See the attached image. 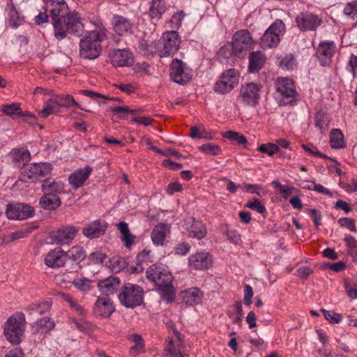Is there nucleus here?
I'll list each match as a JSON object with an SVG mask.
<instances>
[{
	"instance_id": "a19ab883",
	"label": "nucleus",
	"mask_w": 357,
	"mask_h": 357,
	"mask_svg": "<svg viewBox=\"0 0 357 357\" xmlns=\"http://www.w3.org/2000/svg\"><path fill=\"white\" fill-rule=\"evenodd\" d=\"M296 66V59L291 54H287L280 59V67L283 70H294Z\"/></svg>"
},
{
	"instance_id": "69168bd1",
	"label": "nucleus",
	"mask_w": 357,
	"mask_h": 357,
	"mask_svg": "<svg viewBox=\"0 0 357 357\" xmlns=\"http://www.w3.org/2000/svg\"><path fill=\"white\" fill-rule=\"evenodd\" d=\"M48 19H50V13L45 10V13H40L34 17V22L37 25H40L47 22Z\"/></svg>"
},
{
	"instance_id": "864d4df0",
	"label": "nucleus",
	"mask_w": 357,
	"mask_h": 357,
	"mask_svg": "<svg viewBox=\"0 0 357 357\" xmlns=\"http://www.w3.org/2000/svg\"><path fill=\"white\" fill-rule=\"evenodd\" d=\"M36 325L41 328H44L46 331H50L54 328L55 324L54 321L48 317H45L40 319H38L36 321Z\"/></svg>"
},
{
	"instance_id": "4d7b16f0",
	"label": "nucleus",
	"mask_w": 357,
	"mask_h": 357,
	"mask_svg": "<svg viewBox=\"0 0 357 357\" xmlns=\"http://www.w3.org/2000/svg\"><path fill=\"white\" fill-rule=\"evenodd\" d=\"M338 223L342 227H346L350 231L356 232V227L354 220L349 218H342L338 220Z\"/></svg>"
},
{
	"instance_id": "5fc2aeb1",
	"label": "nucleus",
	"mask_w": 357,
	"mask_h": 357,
	"mask_svg": "<svg viewBox=\"0 0 357 357\" xmlns=\"http://www.w3.org/2000/svg\"><path fill=\"white\" fill-rule=\"evenodd\" d=\"M346 15L352 19H357V1L347 4L344 9Z\"/></svg>"
},
{
	"instance_id": "72a5a7b5",
	"label": "nucleus",
	"mask_w": 357,
	"mask_h": 357,
	"mask_svg": "<svg viewBox=\"0 0 357 357\" xmlns=\"http://www.w3.org/2000/svg\"><path fill=\"white\" fill-rule=\"evenodd\" d=\"M66 258L71 259L73 262L78 264L86 257L84 249L80 246H74L66 252Z\"/></svg>"
},
{
	"instance_id": "c756f323",
	"label": "nucleus",
	"mask_w": 357,
	"mask_h": 357,
	"mask_svg": "<svg viewBox=\"0 0 357 357\" xmlns=\"http://www.w3.org/2000/svg\"><path fill=\"white\" fill-rule=\"evenodd\" d=\"M181 296L183 302L187 305H192L201 303L203 298V293L199 289L192 287L182 291Z\"/></svg>"
},
{
	"instance_id": "4c0bfd02",
	"label": "nucleus",
	"mask_w": 357,
	"mask_h": 357,
	"mask_svg": "<svg viewBox=\"0 0 357 357\" xmlns=\"http://www.w3.org/2000/svg\"><path fill=\"white\" fill-rule=\"evenodd\" d=\"M56 99V104L59 107V109L61 107H79V104L74 100L73 97L70 95H65V96H54Z\"/></svg>"
},
{
	"instance_id": "ddd939ff",
	"label": "nucleus",
	"mask_w": 357,
	"mask_h": 357,
	"mask_svg": "<svg viewBox=\"0 0 357 357\" xmlns=\"http://www.w3.org/2000/svg\"><path fill=\"white\" fill-rule=\"evenodd\" d=\"M295 22L301 31H314L321 24L322 19L317 15L305 11L299 13L296 16Z\"/></svg>"
},
{
	"instance_id": "6ab92c4d",
	"label": "nucleus",
	"mask_w": 357,
	"mask_h": 357,
	"mask_svg": "<svg viewBox=\"0 0 357 357\" xmlns=\"http://www.w3.org/2000/svg\"><path fill=\"white\" fill-rule=\"evenodd\" d=\"M111 63L114 67L131 66L134 63L132 53L128 49H118L109 54Z\"/></svg>"
},
{
	"instance_id": "09e8293b",
	"label": "nucleus",
	"mask_w": 357,
	"mask_h": 357,
	"mask_svg": "<svg viewBox=\"0 0 357 357\" xmlns=\"http://www.w3.org/2000/svg\"><path fill=\"white\" fill-rule=\"evenodd\" d=\"M320 312L323 314L326 319L332 324H338L341 322L342 317L340 314L333 311H328L325 309H321Z\"/></svg>"
},
{
	"instance_id": "2f4dec72",
	"label": "nucleus",
	"mask_w": 357,
	"mask_h": 357,
	"mask_svg": "<svg viewBox=\"0 0 357 357\" xmlns=\"http://www.w3.org/2000/svg\"><path fill=\"white\" fill-rule=\"evenodd\" d=\"M265 63V56L261 52H253L249 57V71L250 73L258 72Z\"/></svg>"
},
{
	"instance_id": "4be33fe9",
	"label": "nucleus",
	"mask_w": 357,
	"mask_h": 357,
	"mask_svg": "<svg viewBox=\"0 0 357 357\" xmlns=\"http://www.w3.org/2000/svg\"><path fill=\"white\" fill-rule=\"evenodd\" d=\"M92 167L85 166L74 171L68 177L69 183L73 189L77 190L82 187L92 172Z\"/></svg>"
},
{
	"instance_id": "c85d7f7f",
	"label": "nucleus",
	"mask_w": 357,
	"mask_h": 357,
	"mask_svg": "<svg viewBox=\"0 0 357 357\" xmlns=\"http://www.w3.org/2000/svg\"><path fill=\"white\" fill-rule=\"evenodd\" d=\"M120 280L118 277L111 276L99 282L98 287L102 294L108 296L113 294L119 289Z\"/></svg>"
},
{
	"instance_id": "2eb2a0df",
	"label": "nucleus",
	"mask_w": 357,
	"mask_h": 357,
	"mask_svg": "<svg viewBox=\"0 0 357 357\" xmlns=\"http://www.w3.org/2000/svg\"><path fill=\"white\" fill-rule=\"evenodd\" d=\"M6 213L9 219L24 220L33 216L35 213V210L28 204L18 203L8 204Z\"/></svg>"
},
{
	"instance_id": "338daca9",
	"label": "nucleus",
	"mask_w": 357,
	"mask_h": 357,
	"mask_svg": "<svg viewBox=\"0 0 357 357\" xmlns=\"http://www.w3.org/2000/svg\"><path fill=\"white\" fill-rule=\"evenodd\" d=\"M344 241L349 249L357 250V241L354 237L350 235H345Z\"/></svg>"
},
{
	"instance_id": "7c9ffc66",
	"label": "nucleus",
	"mask_w": 357,
	"mask_h": 357,
	"mask_svg": "<svg viewBox=\"0 0 357 357\" xmlns=\"http://www.w3.org/2000/svg\"><path fill=\"white\" fill-rule=\"evenodd\" d=\"M39 204L45 210L53 211L61 206V200L59 196L43 194L39 199Z\"/></svg>"
},
{
	"instance_id": "5701e85b",
	"label": "nucleus",
	"mask_w": 357,
	"mask_h": 357,
	"mask_svg": "<svg viewBox=\"0 0 357 357\" xmlns=\"http://www.w3.org/2000/svg\"><path fill=\"white\" fill-rule=\"evenodd\" d=\"M66 260V252L61 248H56L50 251L45 258L46 265L53 268L63 266Z\"/></svg>"
},
{
	"instance_id": "13d9d810",
	"label": "nucleus",
	"mask_w": 357,
	"mask_h": 357,
	"mask_svg": "<svg viewBox=\"0 0 357 357\" xmlns=\"http://www.w3.org/2000/svg\"><path fill=\"white\" fill-rule=\"evenodd\" d=\"M109 267L112 272H119L125 268V261L120 259L113 258L109 261Z\"/></svg>"
},
{
	"instance_id": "052dcab7",
	"label": "nucleus",
	"mask_w": 357,
	"mask_h": 357,
	"mask_svg": "<svg viewBox=\"0 0 357 357\" xmlns=\"http://www.w3.org/2000/svg\"><path fill=\"white\" fill-rule=\"evenodd\" d=\"M179 349H177L175 347L172 339H171L169 342L168 345L165 348V356H177V351Z\"/></svg>"
},
{
	"instance_id": "bb28decb",
	"label": "nucleus",
	"mask_w": 357,
	"mask_h": 357,
	"mask_svg": "<svg viewBox=\"0 0 357 357\" xmlns=\"http://www.w3.org/2000/svg\"><path fill=\"white\" fill-rule=\"evenodd\" d=\"M41 189L44 194L54 195L56 196L65 192L63 183L56 181L55 179L51 178L43 180Z\"/></svg>"
},
{
	"instance_id": "f3484780",
	"label": "nucleus",
	"mask_w": 357,
	"mask_h": 357,
	"mask_svg": "<svg viewBox=\"0 0 357 357\" xmlns=\"http://www.w3.org/2000/svg\"><path fill=\"white\" fill-rule=\"evenodd\" d=\"M183 231L190 238L202 239L206 236V228L202 222L193 218H188L182 225Z\"/></svg>"
},
{
	"instance_id": "9b49d317",
	"label": "nucleus",
	"mask_w": 357,
	"mask_h": 357,
	"mask_svg": "<svg viewBox=\"0 0 357 357\" xmlns=\"http://www.w3.org/2000/svg\"><path fill=\"white\" fill-rule=\"evenodd\" d=\"M252 43V38L248 30L238 31L233 36L232 53L236 56H243L250 50Z\"/></svg>"
},
{
	"instance_id": "f8f14e48",
	"label": "nucleus",
	"mask_w": 357,
	"mask_h": 357,
	"mask_svg": "<svg viewBox=\"0 0 357 357\" xmlns=\"http://www.w3.org/2000/svg\"><path fill=\"white\" fill-rule=\"evenodd\" d=\"M170 76L174 82L185 84L192 78V69L181 60L175 59L170 65Z\"/></svg>"
},
{
	"instance_id": "9d476101",
	"label": "nucleus",
	"mask_w": 357,
	"mask_h": 357,
	"mask_svg": "<svg viewBox=\"0 0 357 357\" xmlns=\"http://www.w3.org/2000/svg\"><path fill=\"white\" fill-rule=\"evenodd\" d=\"M239 75L234 69L226 70L214 85V91L220 94L230 92L238 84Z\"/></svg>"
},
{
	"instance_id": "dca6fc26",
	"label": "nucleus",
	"mask_w": 357,
	"mask_h": 357,
	"mask_svg": "<svg viewBox=\"0 0 357 357\" xmlns=\"http://www.w3.org/2000/svg\"><path fill=\"white\" fill-rule=\"evenodd\" d=\"M111 24L114 32L119 36H126L133 33L135 26L133 22L123 15H114Z\"/></svg>"
},
{
	"instance_id": "e433bc0d",
	"label": "nucleus",
	"mask_w": 357,
	"mask_h": 357,
	"mask_svg": "<svg viewBox=\"0 0 357 357\" xmlns=\"http://www.w3.org/2000/svg\"><path fill=\"white\" fill-rule=\"evenodd\" d=\"M52 304L51 300H46L38 304L29 305L26 308V312L30 314H33L34 313L43 314L50 309Z\"/></svg>"
},
{
	"instance_id": "1a4fd4ad",
	"label": "nucleus",
	"mask_w": 357,
	"mask_h": 357,
	"mask_svg": "<svg viewBox=\"0 0 357 357\" xmlns=\"http://www.w3.org/2000/svg\"><path fill=\"white\" fill-rule=\"evenodd\" d=\"M276 92L280 97V102L283 105L291 104L296 100L298 96L296 90L294 82L288 77H280L275 81Z\"/></svg>"
},
{
	"instance_id": "c9c22d12",
	"label": "nucleus",
	"mask_w": 357,
	"mask_h": 357,
	"mask_svg": "<svg viewBox=\"0 0 357 357\" xmlns=\"http://www.w3.org/2000/svg\"><path fill=\"white\" fill-rule=\"evenodd\" d=\"M54 102H56V99L53 97L45 102L43 109L39 112L41 118H47L52 114H57L60 112L59 106Z\"/></svg>"
},
{
	"instance_id": "49530a36",
	"label": "nucleus",
	"mask_w": 357,
	"mask_h": 357,
	"mask_svg": "<svg viewBox=\"0 0 357 357\" xmlns=\"http://www.w3.org/2000/svg\"><path fill=\"white\" fill-rule=\"evenodd\" d=\"M273 184L277 190L282 193V197L284 199H287L291 194L296 191L295 188L287 185H282L278 181H274Z\"/></svg>"
},
{
	"instance_id": "7ed1b4c3",
	"label": "nucleus",
	"mask_w": 357,
	"mask_h": 357,
	"mask_svg": "<svg viewBox=\"0 0 357 357\" xmlns=\"http://www.w3.org/2000/svg\"><path fill=\"white\" fill-rule=\"evenodd\" d=\"M107 35L104 29L92 31L80 40V55L84 59H94L101 52L100 42L105 40Z\"/></svg>"
},
{
	"instance_id": "423d86ee",
	"label": "nucleus",
	"mask_w": 357,
	"mask_h": 357,
	"mask_svg": "<svg viewBox=\"0 0 357 357\" xmlns=\"http://www.w3.org/2000/svg\"><path fill=\"white\" fill-rule=\"evenodd\" d=\"M285 32V25L280 20H275L264 32L260 39V47L262 49L277 47Z\"/></svg>"
},
{
	"instance_id": "6e6d98bb",
	"label": "nucleus",
	"mask_w": 357,
	"mask_h": 357,
	"mask_svg": "<svg viewBox=\"0 0 357 357\" xmlns=\"http://www.w3.org/2000/svg\"><path fill=\"white\" fill-rule=\"evenodd\" d=\"M225 234L227 237V239L232 243L240 244L242 242L241 235L236 230L227 229L225 231Z\"/></svg>"
},
{
	"instance_id": "20e7f679",
	"label": "nucleus",
	"mask_w": 357,
	"mask_h": 357,
	"mask_svg": "<svg viewBox=\"0 0 357 357\" xmlns=\"http://www.w3.org/2000/svg\"><path fill=\"white\" fill-rule=\"evenodd\" d=\"M26 328L25 316L17 312L10 317L4 324L3 333L7 340L13 344L21 342Z\"/></svg>"
},
{
	"instance_id": "f257e3e1",
	"label": "nucleus",
	"mask_w": 357,
	"mask_h": 357,
	"mask_svg": "<svg viewBox=\"0 0 357 357\" xmlns=\"http://www.w3.org/2000/svg\"><path fill=\"white\" fill-rule=\"evenodd\" d=\"M46 10L50 13L57 40L64 39L68 33L79 34L82 31L84 27L78 13L70 12L65 0H46Z\"/></svg>"
},
{
	"instance_id": "aec40b11",
	"label": "nucleus",
	"mask_w": 357,
	"mask_h": 357,
	"mask_svg": "<svg viewBox=\"0 0 357 357\" xmlns=\"http://www.w3.org/2000/svg\"><path fill=\"white\" fill-rule=\"evenodd\" d=\"M107 227L106 221L98 219L86 224L82 229V234L87 238H97L105 233Z\"/></svg>"
},
{
	"instance_id": "8fccbe9b",
	"label": "nucleus",
	"mask_w": 357,
	"mask_h": 357,
	"mask_svg": "<svg viewBox=\"0 0 357 357\" xmlns=\"http://www.w3.org/2000/svg\"><path fill=\"white\" fill-rule=\"evenodd\" d=\"M109 110L116 114L118 118L124 119L127 114H135L137 110L130 109L128 107H110Z\"/></svg>"
},
{
	"instance_id": "bf43d9fd",
	"label": "nucleus",
	"mask_w": 357,
	"mask_h": 357,
	"mask_svg": "<svg viewBox=\"0 0 357 357\" xmlns=\"http://www.w3.org/2000/svg\"><path fill=\"white\" fill-rule=\"evenodd\" d=\"M190 245L187 242H182L175 248V252L179 255H185L190 252Z\"/></svg>"
},
{
	"instance_id": "f03ea898",
	"label": "nucleus",
	"mask_w": 357,
	"mask_h": 357,
	"mask_svg": "<svg viewBox=\"0 0 357 357\" xmlns=\"http://www.w3.org/2000/svg\"><path fill=\"white\" fill-rule=\"evenodd\" d=\"M146 278L157 287L162 299L167 303L175 298V289L172 285V275L165 268L153 264L146 271Z\"/></svg>"
},
{
	"instance_id": "473e14b6",
	"label": "nucleus",
	"mask_w": 357,
	"mask_h": 357,
	"mask_svg": "<svg viewBox=\"0 0 357 357\" xmlns=\"http://www.w3.org/2000/svg\"><path fill=\"white\" fill-rule=\"evenodd\" d=\"M24 17L20 15L15 7H11L8 14L7 22L10 27L17 29L24 23Z\"/></svg>"
},
{
	"instance_id": "ea45409f",
	"label": "nucleus",
	"mask_w": 357,
	"mask_h": 357,
	"mask_svg": "<svg viewBox=\"0 0 357 357\" xmlns=\"http://www.w3.org/2000/svg\"><path fill=\"white\" fill-rule=\"evenodd\" d=\"M34 229H36L35 227L28 226L16 231L11 232L8 236V242H13L16 240L25 238L28 236L34 230Z\"/></svg>"
},
{
	"instance_id": "39448f33",
	"label": "nucleus",
	"mask_w": 357,
	"mask_h": 357,
	"mask_svg": "<svg viewBox=\"0 0 357 357\" xmlns=\"http://www.w3.org/2000/svg\"><path fill=\"white\" fill-rule=\"evenodd\" d=\"M118 298L121 304L124 307L134 308L142 303L144 290L137 284L128 283L121 289Z\"/></svg>"
},
{
	"instance_id": "cd10ccee",
	"label": "nucleus",
	"mask_w": 357,
	"mask_h": 357,
	"mask_svg": "<svg viewBox=\"0 0 357 357\" xmlns=\"http://www.w3.org/2000/svg\"><path fill=\"white\" fill-rule=\"evenodd\" d=\"M169 233V227L166 224L159 223L155 225L151 232V240L153 244L156 246L163 245Z\"/></svg>"
},
{
	"instance_id": "a18cd8bd",
	"label": "nucleus",
	"mask_w": 357,
	"mask_h": 357,
	"mask_svg": "<svg viewBox=\"0 0 357 357\" xmlns=\"http://www.w3.org/2000/svg\"><path fill=\"white\" fill-rule=\"evenodd\" d=\"M20 110V105L17 102H13L11 104H6L2 105V109H0L5 114L13 116V115L19 116Z\"/></svg>"
},
{
	"instance_id": "79ce46f5",
	"label": "nucleus",
	"mask_w": 357,
	"mask_h": 357,
	"mask_svg": "<svg viewBox=\"0 0 357 357\" xmlns=\"http://www.w3.org/2000/svg\"><path fill=\"white\" fill-rule=\"evenodd\" d=\"M223 137L229 139L231 142H236L238 145L245 146L248 144L246 137L242 135H240L237 132L228 130L225 132Z\"/></svg>"
},
{
	"instance_id": "412c9836",
	"label": "nucleus",
	"mask_w": 357,
	"mask_h": 357,
	"mask_svg": "<svg viewBox=\"0 0 357 357\" xmlns=\"http://www.w3.org/2000/svg\"><path fill=\"white\" fill-rule=\"evenodd\" d=\"M93 313L97 317H109L114 311V306L108 297H99L94 303Z\"/></svg>"
},
{
	"instance_id": "603ef678",
	"label": "nucleus",
	"mask_w": 357,
	"mask_h": 357,
	"mask_svg": "<svg viewBox=\"0 0 357 357\" xmlns=\"http://www.w3.org/2000/svg\"><path fill=\"white\" fill-rule=\"evenodd\" d=\"M246 207L256 211L261 214H263L266 212L265 206L257 199H253L248 202L246 204Z\"/></svg>"
},
{
	"instance_id": "4468645a",
	"label": "nucleus",
	"mask_w": 357,
	"mask_h": 357,
	"mask_svg": "<svg viewBox=\"0 0 357 357\" xmlns=\"http://www.w3.org/2000/svg\"><path fill=\"white\" fill-rule=\"evenodd\" d=\"M259 86L253 82L242 85L239 98L242 103L247 106L255 107L259 100Z\"/></svg>"
},
{
	"instance_id": "6e6552de",
	"label": "nucleus",
	"mask_w": 357,
	"mask_h": 357,
	"mask_svg": "<svg viewBox=\"0 0 357 357\" xmlns=\"http://www.w3.org/2000/svg\"><path fill=\"white\" fill-rule=\"evenodd\" d=\"M52 170V165L51 163H33L23 169L20 175V180L24 182H36L49 176Z\"/></svg>"
},
{
	"instance_id": "e2e57ef3",
	"label": "nucleus",
	"mask_w": 357,
	"mask_h": 357,
	"mask_svg": "<svg viewBox=\"0 0 357 357\" xmlns=\"http://www.w3.org/2000/svg\"><path fill=\"white\" fill-rule=\"evenodd\" d=\"M253 296V290L251 286L246 285L244 290V302L246 305L252 303V298Z\"/></svg>"
},
{
	"instance_id": "393cba45",
	"label": "nucleus",
	"mask_w": 357,
	"mask_h": 357,
	"mask_svg": "<svg viewBox=\"0 0 357 357\" xmlns=\"http://www.w3.org/2000/svg\"><path fill=\"white\" fill-rule=\"evenodd\" d=\"M78 229L74 226H67L58 230L53 237V241L58 245L68 244L78 234Z\"/></svg>"
},
{
	"instance_id": "0eeeda50",
	"label": "nucleus",
	"mask_w": 357,
	"mask_h": 357,
	"mask_svg": "<svg viewBox=\"0 0 357 357\" xmlns=\"http://www.w3.org/2000/svg\"><path fill=\"white\" fill-rule=\"evenodd\" d=\"M181 38L176 31L165 32L158 40V50L160 57L174 55L178 50Z\"/></svg>"
},
{
	"instance_id": "c03bdc74",
	"label": "nucleus",
	"mask_w": 357,
	"mask_h": 357,
	"mask_svg": "<svg viewBox=\"0 0 357 357\" xmlns=\"http://www.w3.org/2000/svg\"><path fill=\"white\" fill-rule=\"evenodd\" d=\"M279 146L276 144L273 143L262 144L257 148V151L267 154L268 156L273 155L279 151Z\"/></svg>"
},
{
	"instance_id": "0e129e2a",
	"label": "nucleus",
	"mask_w": 357,
	"mask_h": 357,
	"mask_svg": "<svg viewBox=\"0 0 357 357\" xmlns=\"http://www.w3.org/2000/svg\"><path fill=\"white\" fill-rule=\"evenodd\" d=\"M308 188L323 195H331L330 191L324 186L320 184H317L314 182H312L311 185H310Z\"/></svg>"
},
{
	"instance_id": "de8ad7c7",
	"label": "nucleus",
	"mask_w": 357,
	"mask_h": 357,
	"mask_svg": "<svg viewBox=\"0 0 357 357\" xmlns=\"http://www.w3.org/2000/svg\"><path fill=\"white\" fill-rule=\"evenodd\" d=\"M185 16V15L182 10L175 13L169 20L171 27L172 29H179L181 26Z\"/></svg>"
},
{
	"instance_id": "f704fd0d",
	"label": "nucleus",
	"mask_w": 357,
	"mask_h": 357,
	"mask_svg": "<svg viewBox=\"0 0 357 357\" xmlns=\"http://www.w3.org/2000/svg\"><path fill=\"white\" fill-rule=\"evenodd\" d=\"M10 154L14 162L22 163L23 165L29 162L31 158L29 151L24 148L14 149Z\"/></svg>"
},
{
	"instance_id": "3c124183",
	"label": "nucleus",
	"mask_w": 357,
	"mask_h": 357,
	"mask_svg": "<svg viewBox=\"0 0 357 357\" xmlns=\"http://www.w3.org/2000/svg\"><path fill=\"white\" fill-rule=\"evenodd\" d=\"M199 149L203 152L211 154L212 155H216L220 153L221 148L218 145H214L210 143L205 144L199 147Z\"/></svg>"
},
{
	"instance_id": "37998d69",
	"label": "nucleus",
	"mask_w": 357,
	"mask_h": 357,
	"mask_svg": "<svg viewBox=\"0 0 357 357\" xmlns=\"http://www.w3.org/2000/svg\"><path fill=\"white\" fill-rule=\"evenodd\" d=\"M73 284L80 291H88L91 287V280L84 277H79L74 279Z\"/></svg>"
},
{
	"instance_id": "b1692460",
	"label": "nucleus",
	"mask_w": 357,
	"mask_h": 357,
	"mask_svg": "<svg viewBox=\"0 0 357 357\" xmlns=\"http://www.w3.org/2000/svg\"><path fill=\"white\" fill-rule=\"evenodd\" d=\"M149 6L148 15L153 22H159L168 9L165 0H151Z\"/></svg>"
},
{
	"instance_id": "680f3d73",
	"label": "nucleus",
	"mask_w": 357,
	"mask_h": 357,
	"mask_svg": "<svg viewBox=\"0 0 357 357\" xmlns=\"http://www.w3.org/2000/svg\"><path fill=\"white\" fill-rule=\"evenodd\" d=\"M313 273V269L308 266H302L296 270V275L301 278H307Z\"/></svg>"
},
{
	"instance_id": "a211bd4d",
	"label": "nucleus",
	"mask_w": 357,
	"mask_h": 357,
	"mask_svg": "<svg viewBox=\"0 0 357 357\" xmlns=\"http://www.w3.org/2000/svg\"><path fill=\"white\" fill-rule=\"evenodd\" d=\"M213 264L212 256L206 252H197L188 258V265L194 270L205 271L208 269Z\"/></svg>"
},
{
	"instance_id": "774afa93",
	"label": "nucleus",
	"mask_w": 357,
	"mask_h": 357,
	"mask_svg": "<svg viewBox=\"0 0 357 357\" xmlns=\"http://www.w3.org/2000/svg\"><path fill=\"white\" fill-rule=\"evenodd\" d=\"M349 66L351 68V72L353 77L356 76L357 74V56L351 54L349 60Z\"/></svg>"
},
{
	"instance_id": "a878e982",
	"label": "nucleus",
	"mask_w": 357,
	"mask_h": 357,
	"mask_svg": "<svg viewBox=\"0 0 357 357\" xmlns=\"http://www.w3.org/2000/svg\"><path fill=\"white\" fill-rule=\"evenodd\" d=\"M334 52L333 43L322 42L317 48L316 56L322 66H327L330 64Z\"/></svg>"
},
{
	"instance_id": "58836bf2",
	"label": "nucleus",
	"mask_w": 357,
	"mask_h": 357,
	"mask_svg": "<svg viewBox=\"0 0 357 357\" xmlns=\"http://www.w3.org/2000/svg\"><path fill=\"white\" fill-rule=\"evenodd\" d=\"M330 143L333 149H341L344 146L343 134L340 129L331 130Z\"/></svg>"
}]
</instances>
